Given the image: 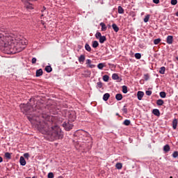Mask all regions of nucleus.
Segmentation results:
<instances>
[{
  "label": "nucleus",
  "instance_id": "f257e3e1",
  "mask_svg": "<svg viewBox=\"0 0 178 178\" xmlns=\"http://www.w3.org/2000/svg\"><path fill=\"white\" fill-rule=\"evenodd\" d=\"M24 45H27V42L19 40L16 45L12 42L10 37L5 36V35L0 33V48H4L7 51V54H13L17 52H22L26 48Z\"/></svg>",
  "mask_w": 178,
  "mask_h": 178
},
{
  "label": "nucleus",
  "instance_id": "f03ea898",
  "mask_svg": "<svg viewBox=\"0 0 178 178\" xmlns=\"http://www.w3.org/2000/svg\"><path fill=\"white\" fill-rule=\"evenodd\" d=\"M45 121L46 122V131H45V138L49 141H55L56 140H62L63 138V132L62 129L58 125L56 126H49L54 122V116L47 115Z\"/></svg>",
  "mask_w": 178,
  "mask_h": 178
},
{
  "label": "nucleus",
  "instance_id": "7ed1b4c3",
  "mask_svg": "<svg viewBox=\"0 0 178 178\" xmlns=\"http://www.w3.org/2000/svg\"><path fill=\"white\" fill-rule=\"evenodd\" d=\"M60 108V106H57L56 103L52 100H49L46 105V109H48L51 115H58Z\"/></svg>",
  "mask_w": 178,
  "mask_h": 178
},
{
  "label": "nucleus",
  "instance_id": "20e7f679",
  "mask_svg": "<svg viewBox=\"0 0 178 178\" xmlns=\"http://www.w3.org/2000/svg\"><path fill=\"white\" fill-rule=\"evenodd\" d=\"M21 111L23 113H31V112H34L37 111L35 108H37L35 105H31V103H27L26 104L20 105Z\"/></svg>",
  "mask_w": 178,
  "mask_h": 178
},
{
  "label": "nucleus",
  "instance_id": "39448f33",
  "mask_svg": "<svg viewBox=\"0 0 178 178\" xmlns=\"http://www.w3.org/2000/svg\"><path fill=\"white\" fill-rule=\"evenodd\" d=\"M63 127H64L66 131H70L73 129V124H70L69 121L63 123Z\"/></svg>",
  "mask_w": 178,
  "mask_h": 178
},
{
  "label": "nucleus",
  "instance_id": "423d86ee",
  "mask_svg": "<svg viewBox=\"0 0 178 178\" xmlns=\"http://www.w3.org/2000/svg\"><path fill=\"white\" fill-rule=\"evenodd\" d=\"M84 60H86V56L84 54H81L79 57V62L81 65H83L84 63Z\"/></svg>",
  "mask_w": 178,
  "mask_h": 178
},
{
  "label": "nucleus",
  "instance_id": "0eeeda50",
  "mask_svg": "<svg viewBox=\"0 0 178 178\" xmlns=\"http://www.w3.org/2000/svg\"><path fill=\"white\" fill-rule=\"evenodd\" d=\"M91 60L90 59H87L86 60V65H88V67H90V69H94V67H95V65L94 64H91Z\"/></svg>",
  "mask_w": 178,
  "mask_h": 178
},
{
  "label": "nucleus",
  "instance_id": "6e6552de",
  "mask_svg": "<svg viewBox=\"0 0 178 178\" xmlns=\"http://www.w3.org/2000/svg\"><path fill=\"white\" fill-rule=\"evenodd\" d=\"M167 44H168L169 45L173 44V36L168 35L167 37Z\"/></svg>",
  "mask_w": 178,
  "mask_h": 178
},
{
  "label": "nucleus",
  "instance_id": "1a4fd4ad",
  "mask_svg": "<svg viewBox=\"0 0 178 178\" xmlns=\"http://www.w3.org/2000/svg\"><path fill=\"white\" fill-rule=\"evenodd\" d=\"M138 99L141 101L143 99V97H144V92L138 91L137 93Z\"/></svg>",
  "mask_w": 178,
  "mask_h": 178
},
{
  "label": "nucleus",
  "instance_id": "9d476101",
  "mask_svg": "<svg viewBox=\"0 0 178 178\" xmlns=\"http://www.w3.org/2000/svg\"><path fill=\"white\" fill-rule=\"evenodd\" d=\"M19 163L22 166H26V159H24V157L20 156Z\"/></svg>",
  "mask_w": 178,
  "mask_h": 178
},
{
  "label": "nucleus",
  "instance_id": "9b49d317",
  "mask_svg": "<svg viewBox=\"0 0 178 178\" xmlns=\"http://www.w3.org/2000/svg\"><path fill=\"white\" fill-rule=\"evenodd\" d=\"M152 113L155 116H161V112L159 111V110L158 108L153 109Z\"/></svg>",
  "mask_w": 178,
  "mask_h": 178
},
{
  "label": "nucleus",
  "instance_id": "f8f14e48",
  "mask_svg": "<svg viewBox=\"0 0 178 178\" xmlns=\"http://www.w3.org/2000/svg\"><path fill=\"white\" fill-rule=\"evenodd\" d=\"M99 26H101L102 27V31H106V29H108V27L106 26V24H105V23L101 22L99 24Z\"/></svg>",
  "mask_w": 178,
  "mask_h": 178
},
{
  "label": "nucleus",
  "instance_id": "ddd939ff",
  "mask_svg": "<svg viewBox=\"0 0 178 178\" xmlns=\"http://www.w3.org/2000/svg\"><path fill=\"white\" fill-rule=\"evenodd\" d=\"M172 129L176 130L177 129V119H174L172 121Z\"/></svg>",
  "mask_w": 178,
  "mask_h": 178
},
{
  "label": "nucleus",
  "instance_id": "4468645a",
  "mask_svg": "<svg viewBox=\"0 0 178 178\" xmlns=\"http://www.w3.org/2000/svg\"><path fill=\"white\" fill-rule=\"evenodd\" d=\"M115 99H117V101H122V99H123V95H122V94L120 93H118L115 95Z\"/></svg>",
  "mask_w": 178,
  "mask_h": 178
},
{
  "label": "nucleus",
  "instance_id": "2eb2a0df",
  "mask_svg": "<svg viewBox=\"0 0 178 178\" xmlns=\"http://www.w3.org/2000/svg\"><path fill=\"white\" fill-rule=\"evenodd\" d=\"M163 151L164 152H169L170 151V146L169 145H165L163 146Z\"/></svg>",
  "mask_w": 178,
  "mask_h": 178
},
{
  "label": "nucleus",
  "instance_id": "dca6fc26",
  "mask_svg": "<svg viewBox=\"0 0 178 178\" xmlns=\"http://www.w3.org/2000/svg\"><path fill=\"white\" fill-rule=\"evenodd\" d=\"M106 40V36H105V35L102 36L99 39V41L100 44H104Z\"/></svg>",
  "mask_w": 178,
  "mask_h": 178
},
{
  "label": "nucleus",
  "instance_id": "f3484780",
  "mask_svg": "<svg viewBox=\"0 0 178 178\" xmlns=\"http://www.w3.org/2000/svg\"><path fill=\"white\" fill-rule=\"evenodd\" d=\"M105 66H106L105 65V63H100L97 65V68L99 69V70H102V69H104V67H105Z\"/></svg>",
  "mask_w": 178,
  "mask_h": 178
},
{
  "label": "nucleus",
  "instance_id": "a211bd4d",
  "mask_svg": "<svg viewBox=\"0 0 178 178\" xmlns=\"http://www.w3.org/2000/svg\"><path fill=\"white\" fill-rule=\"evenodd\" d=\"M112 27H113V30H114L115 33H118V31H119V26H118L116 24H113Z\"/></svg>",
  "mask_w": 178,
  "mask_h": 178
},
{
  "label": "nucleus",
  "instance_id": "6ab92c4d",
  "mask_svg": "<svg viewBox=\"0 0 178 178\" xmlns=\"http://www.w3.org/2000/svg\"><path fill=\"white\" fill-rule=\"evenodd\" d=\"M45 72L47 73H51V72H52V67H51V65H47L45 67Z\"/></svg>",
  "mask_w": 178,
  "mask_h": 178
},
{
  "label": "nucleus",
  "instance_id": "aec40b11",
  "mask_svg": "<svg viewBox=\"0 0 178 178\" xmlns=\"http://www.w3.org/2000/svg\"><path fill=\"white\" fill-rule=\"evenodd\" d=\"M40 76H42V69H39L36 71V77H40Z\"/></svg>",
  "mask_w": 178,
  "mask_h": 178
},
{
  "label": "nucleus",
  "instance_id": "412c9836",
  "mask_svg": "<svg viewBox=\"0 0 178 178\" xmlns=\"http://www.w3.org/2000/svg\"><path fill=\"white\" fill-rule=\"evenodd\" d=\"M118 13L120 15H123V13H124V9H123L122 6H118Z\"/></svg>",
  "mask_w": 178,
  "mask_h": 178
},
{
  "label": "nucleus",
  "instance_id": "4be33fe9",
  "mask_svg": "<svg viewBox=\"0 0 178 178\" xmlns=\"http://www.w3.org/2000/svg\"><path fill=\"white\" fill-rule=\"evenodd\" d=\"M109 97H111V95H109V93H105L103 96V100L108 101V99H109Z\"/></svg>",
  "mask_w": 178,
  "mask_h": 178
},
{
  "label": "nucleus",
  "instance_id": "5701e85b",
  "mask_svg": "<svg viewBox=\"0 0 178 178\" xmlns=\"http://www.w3.org/2000/svg\"><path fill=\"white\" fill-rule=\"evenodd\" d=\"M163 104H164V102L163 99H159L156 101V105H158L159 106H162Z\"/></svg>",
  "mask_w": 178,
  "mask_h": 178
},
{
  "label": "nucleus",
  "instance_id": "b1692460",
  "mask_svg": "<svg viewBox=\"0 0 178 178\" xmlns=\"http://www.w3.org/2000/svg\"><path fill=\"white\" fill-rule=\"evenodd\" d=\"M115 168H116V169H118V170H120V169H122V168H123V164H122V163H117L115 164Z\"/></svg>",
  "mask_w": 178,
  "mask_h": 178
},
{
  "label": "nucleus",
  "instance_id": "393cba45",
  "mask_svg": "<svg viewBox=\"0 0 178 178\" xmlns=\"http://www.w3.org/2000/svg\"><path fill=\"white\" fill-rule=\"evenodd\" d=\"M99 45V43H98V41L95 40L92 42V48H97Z\"/></svg>",
  "mask_w": 178,
  "mask_h": 178
},
{
  "label": "nucleus",
  "instance_id": "a878e982",
  "mask_svg": "<svg viewBox=\"0 0 178 178\" xmlns=\"http://www.w3.org/2000/svg\"><path fill=\"white\" fill-rule=\"evenodd\" d=\"M85 49L86 51H88V52H91V47H90V44L86 43L85 45Z\"/></svg>",
  "mask_w": 178,
  "mask_h": 178
},
{
  "label": "nucleus",
  "instance_id": "bb28decb",
  "mask_svg": "<svg viewBox=\"0 0 178 178\" xmlns=\"http://www.w3.org/2000/svg\"><path fill=\"white\" fill-rule=\"evenodd\" d=\"M113 80H120V78L119 77V75L118 74H113L112 75Z\"/></svg>",
  "mask_w": 178,
  "mask_h": 178
},
{
  "label": "nucleus",
  "instance_id": "cd10ccee",
  "mask_svg": "<svg viewBox=\"0 0 178 178\" xmlns=\"http://www.w3.org/2000/svg\"><path fill=\"white\" fill-rule=\"evenodd\" d=\"M165 70H166V68L165 67H161L159 70L160 74H165Z\"/></svg>",
  "mask_w": 178,
  "mask_h": 178
},
{
  "label": "nucleus",
  "instance_id": "c85d7f7f",
  "mask_svg": "<svg viewBox=\"0 0 178 178\" xmlns=\"http://www.w3.org/2000/svg\"><path fill=\"white\" fill-rule=\"evenodd\" d=\"M143 79L145 81H148V80H149V74H145Z\"/></svg>",
  "mask_w": 178,
  "mask_h": 178
},
{
  "label": "nucleus",
  "instance_id": "c756f323",
  "mask_svg": "<svg viewBox=\"0 0 178 178\" xmlns=\"http://www.w3.org/2000/svg\"><path fill=\"white\" fill-rule=\"evenodd\" d=\"M159 95L161 98H166V92H160Z\"/></svg>",
  "mask_w": 178,
  "mask_h": 178
},
{
  "label": "nucleus",
  "instance_id": "7c9ffc66",
  "mask_svg": "<svg viewBox=\"0 0 178 178\" xmlns=\"http://www.w3.org/2000/svg\"><path fill=\"white\" fill-rule=\"evenodd\" d=\"M130 120H125L123 122V124H124V126H130Z\"/></svg>",
  "mask_w": 178,
  "mask_h": 178
},
{
  "label": "nucleus",
  "instance_id": "2f4dec72",
  "mask_svg": "<svg viewBox=\"0 0 178 178\" xmlns=\"http://www.w3.org/2000/svg\"><path fill=\"white\" fill-rule=\"evenodd\" d=\"M127 86H122V92L124 93V94H127Z\"/></svg>",
  "mask_w": 178,
  "mask_h": 178
},
{
  "label": "nucleus",
  "instance_id": "473e14b6",
  "mask_svg": "<svg viewBox=\"0 0 178 178\" xmlns=\"http://www.w3.org/2000/svg\"><path fill=\"white\" fill-rule=\"evenodd\" d=\"M161 42V38H157L154 40V45H158Z\"/></svg>",
  "mask_w": 178,
  "mask_h": 178
},
{
  "label": "nucleus",
  "instance_id": "72a5a7b5",
  "mask_svg": "<svg viewBox=\"0 0 178 178\" xmlns=\"http://www.w3.org/2000/svg\"><path fill=\"white\" fill-rule=\"evenodd\" d=\"M102 87H103L102 82H97V86H96L97 88H102Z\"/></svg>",
  "mask_w": 178,
  "mask_h": 178
},
{
  "label": "nucleus",
  "instance_id": "f704fd0d",
  "mask_svg": "<svg viewBox=\"0 0 178 178\" xmlns=\"http://www.w3.org/2000/svg\"><path fill=\"white\" fill-rule=\"evenodd\" d=\"M149 20V15H147L144 18V22L145 23H148Z\"/></svg>",
  "mask_w": 178,
  "mask_h": 178
},
{
  "label": "nucleus",
  "instance_id": "c9c22d12",
  "mask_svg": "<svg viewBox=\"0 0 178 178\" xmlns=\"http://www.w3.org/2000/svg\"><path fill=\"white\" fill-rule=\"evenodd\" d=\"M95 37L96 38H99V40L102 37V35L101 34L100 32H97L96 34H95Z\"/></svg>",
  "mask_w": 178,
  "mask_h": 178
},
{
  "label": "nucleus",
  "instance_id": "e433bc0d",
  "mask_svg": "<svg viewBox=\"0 0 178 178\" xmlns=\"http://www.w3.org/2000/svg\"><path fill=\"white\" fill-rule=\"evenodd\" d=\"M25 7L26 8V9H33V6L30 3H29L28 4H26Z\"/></svg>",
  "mask_w": 178,
  "mask_h": 178
},
{
  "label": "nucleus",
  "instance_id": "4c0bfd02",
  "mask_svg": "<svg viewBox=\"0 0 178 178\" xmlns=\"http://www.w3.org/2000/svg\"><path fill=\"white\" fill-rule=\"evenodd\" d=\"M135 58L136 59H141V54L140 53L135 54Z\"/></svg>",
  "mask_w": 178,
  "mask_h": 178
},
{
  "label": "nucleus",
  "instance_id": "58836bf2",
  "mask_svg": "<svg viewBox=\"0 0 178 178\" xmlns=\"http://www.w3.org/2000/svg\"><path fill=\"white\" fill-rule=\"evenodd\" d=\"M103 80H104V81H109V76H108V75H104V76H103Z\"/></svg>",
  "mask_w": 178,
  "mask_h": 178
},
{
  "label": "nucleus",
  "instance_id": "ea45409f",
  "mask_svg": "<svg viewBox=\"0 0 178 178\" xmlns=\"http://www.w3.org/2000/svg\"><path fill=\"white\" fill-rule=\"evenodd\" d=\"M5 156L7 158V159H10V158H11L10 153H9V152L5 153Z\"/></svg>",
  "mask_w": 178,
  "mask_h": 178
},
{
  "label": "nucleus",
  "instance_id": "a19ab883",
  "mask_svg": "<svg viewBox=\"0 0 178 178\" xmlns=\"http://www.w3.org/2000/svg\"><path fill=\"white\" fill-rule=\"evenodd\" d=\"M122 111L124 113H125V115H127V113H129L127 108H126V105L124 106Z\"/></svg>",
  "mask_w": 178,
  "mask_h": 178
},
{
  "label": "nucleus",
  "instance_id": "79ce46f5",
  "mask_svg": "<svg viewBox=\"0 0 178 178\" xmlns=\"http://www.w3.org/2000/svg\"><path fill=\"white\" fill-rule=\"evenodd\" d=\"M47 177H48V178H54V172H49V173L47 175Z\"/></svg>",
  "mask_w": 178,
  "mask_h": 178
},
{
  "label": "nucleus",
  "instance_id": "37998d69",
  "mask_svg": "<svg viewBox=\"0 0 178 178\" xmlns=\"http://www.w3.org/2000/svg\"><path fill=\"white\" fill-rule=\"evenodd\" d=\"M146 95H148L149 97L152 95V91L151 90H146L145 92Z\"/></svg>",
  "mask_w": 178,
  "mask_h": 178
},
{
  "label": "nucleus",
  "instance_id": "c03bdc74",
  "mask_svg": "<svg viewBox=\"0 0 178 178\" xmlns=\"http://www.w3.org/2000/svg\"><path fill=\"white\" fill-rule=\"evenodd\" d=\"M173 158H177L178 156V152H174L172 154Z\"/></svg>",
  "mask_w": 178,
  "mask_h": 178
},
{
  "label": "nucleus",
  "instance_id": "a18cd8bd",
  "mask_svg": "<svg viewBox=\"0 0 178 178\" xmlns=\"http://www.w3.org/2000/svg\"><path fill=\"white\" fill-rule=\"evenodd\" d=\"M24 158H26V159H29V158H30V154L29 153H25L24 154Z\"/></svg>",
  "mask_w": 178,
  "mask_h": 178
},
{
  "label": "nucleus",
  "instance_id": "49530a36",
  "mask_svg": "<svg viewBox=\"0 0 178 178\" xmlns=\"http://www.w3.org/2000/svg\"><path fill=\"white\" fill-rule=\"evenodd\" d=\"M177 0H171V5H177Z\"/></svg>",
  "mask_w": 178,
  "mask_h": 178
},
{
  "label": "nucleus",
  "instance_id": "de8ad7c7",
  "mask_svg": "<svg viewBox=\"0 0 178 178\" xmlns=\"http://www.w3.org/2000/svg\"><path fill=\"white\" fill-rule=\"evenodd\" d=\"M22 2H24V3H29V2L30 1H37V0H22Z\"/></svg>",
  "mask_w": 178,
  "mask_h": 178
},
{
  "label": "nucleus",
  "instance_id": "09e8293b",
  "mask_svg": "<svg viewBox=\"0 0 178 178\" xmlns=\"http://www.w3.org/2000/svg\"><path fill=\"white\" fill-rule=\"evenodd\" d=\"M31 62H32V63L34 65L35 63H37V58H33Z\"/></svg>",
  "mask_w": 178,
  "mask_h": 178
},
{
  "label": "nucleus",
  "instance_id": "8fccbe9b",
  "mask_svg": "<svg viewBox=\"0 0 178 178\" xmlns=\"http://www.w3.org/2000/svg\"><path fill=\"white\" fill-rule=\"evenodd\" d=\"M153 3L158 4V3H159V0H153Z\"/></svg>",
  "mask_w": 178,
  "mask_h": 178
},
{
  "label": "nucleus",
  "instance_id": "3c124183",
  "mask_svg": "<svg viewBox=\"0 0 178 178\" xmlns=\"http://www.w3.org/2000/svg\"><path fill=\"white\" fill-rule=\"evenodd\" d=\"M2 162H3V159L1 156H0V163Z\"/></svg>",
  "mask_w": 178,
  "mask_h": 178
},
{
  "label": "nucleus",
  "instance_id": "603ef678",
  "mask_svg": "<svg viewBox=\"0 0 178 178\" xmlns=\"http://www.w3.org/2000/svg\"><path fill=\"white\" fill-rule=\"evenodd\" d=\"M28 119H29V120H30V121L33 120V118H31V117H28Z\"/></svg>",
  "mask_w": 178,
  "mask_h": 178
},
{
  "label": "nucleus",
  "instance_id": "864d4df0",
  "mask_svg": "<svg viewBox=\"0 0 178 178\" xmlns=\"http://www.w3.org/2000/svg\"><path fill=\"white\" fill-rule=\"evenodd\" d=\"M175 16H177V17H178V11L175 13Z\"/></svg>",
  "mask_w": 178,
  "mask_h": 178
},
{
  "label": "nucleus",
  "instance_id": "5fc2aeb1",
  "mask_svg": "<svg viewBox=\"0 0 178 178\" xmlns=\"http://www.w3.org/2000/svg\"><path fill=\"white\" fill-rule=\"evenodd\" d=\"M41 24L44 25V21L41 20Z\"/></svg>",
  "mask_w": 178,
  "mask_h": 178
},
{
  "label": "nucleus",
  "instance_id": "6e6d98bb",
  "mask_svg": "<svg viewBox=\"0 0 178 178\" xmlns=\"http://www.w3.org/2000/svg\"><path fill=\"white\" fill-rule=\"evenodd\" d=\"M74 119H76V116H74V118H73V120H74Z\"/></svg>",
  "mask_w": 178,
  "mask_h": 178
},
{
  "label": "nucleus",
  "instance_id": "4d7b16f0",
  "mask_svg": "<svg viewBox=\"0 0 178 178\" xmlns=\"http://www.w3.org/2000/svg\"><path fill=\"white\" fill-rule=\"evenodd\" d=\"M177 60H178V57H176Z\"/></svg>",
  "mask_w": 178,
  "mask_h": 178
},
{
  "label": "nucleus",
  "instance_id": "13d9d810",
  "mask_svg": "<svg viewBox=\"0 0 178 178\" xmlns=\"http://www.w3.org/2000/svg\"><path fill=\"white\" fill-rule=\"evenodd\" d=\"M32 178H37L36 177H33Z\"/></svg>",
  "mask_w": 178,
  "mask_h": 178
},
{
  "label": "nucleus",
  "instance_id": "bf43d9fd",
  "mask_svg": "<svg viewBox=\"0 0 178 178\" xmlns=\"http://www.w3.org/2000/svg\"><path fill=\"white\" fill-rule=\"evenodd\" d=\"M43 9H45V6L43 7Z\"/></svg>",
  "mask_w": 178,
  "mask_h": 178
},
{
  "label": "nucleus",
  "instance_id": "052dcab7",
  "mask_svg": "<svg viewBox=\"0 0 178 178\" xmlns=\"http://www.w3.org/2000/svg\"><path fill=\"white\" fill-rule=\"evenodd\" d=\"M116 115H117V116H118V115H119V113H117Z\"/></svg>",
  "mask_w": 178,
  "mask_h": 178
},
{
  "label": "nucleus",
  "instance_id": "680f3d73",
  "mask_svg": "<svg viewBox=\"0 0 178 178\" xmlns=\"http://www.w3.org/2000/svg\"><path fill=\"white\" fill-rule=\"evenodd\" d=\"M170 178H173V177H170Z\"/></svg>",
  "mask_w": 178,
  "mask_h": 178
},
{
  "label": "nucleus",
  "instance_id": "e2e57ef3",
  "mask_svg": "<svg viewBox=\"0 0 178 178\" xmlns=\"http://www.w3.org/2000/svg\"><path fill=\"white\" fill-rule=\"evenodd\" d=\"M44 17V15H42V17Z\"/></svg>",
  "mask_w": 178,
  "mask_h": 178
},
{
  "label": "nucleus",
  "instance_id": "0e129e2a",
  "mask_svg": "<svg viewBox=\"0 0 178 178\" xmlns=\"http://www.w3.org/2000/svg\"><path fill=\"white\" fill-rule=\"evenodd\" d=\"M108 27H111V25H108Z\"/></svg>",
  "mask_w": 178,
  "mask_h": 178
},
{
  "label": "nucleus",
  "instance_id": "69168bd1",
  "mask_svg": "<svg viewBox=\"0 0 178 178\" xmlns=\"http://www.w3.org/2000/svg\"><path fill=\"white\" fill-rule=\"evenodd\" d=\"M26 178H31V177H26Z\"/></svg>",
  "mask_w": 178,
  "mask_h": 178
}]
</instances>
